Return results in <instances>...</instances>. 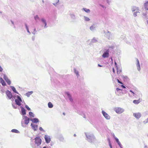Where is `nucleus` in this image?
Instances as JSON below:
<instances>
[{
  "mask_svg": "<svg viewBox=\"0 0 148 148\" xmlns=\"http://www.w3.org/2000/svg\"><path fill=\"white\" fill-rule=\"evenodd\" d=\"M3 71V69L0 66V71L2 72Z\"/></svg>",
  "mask_w": 148,
  "mask_h": 148,
  "instance_id": "13d9d810",
  "label": "nucleus"
},
{
  "mask_svg": "<svg viewBox=\"0 0 148 148\" xmlns=\"http://www.w3.org/2000/svg\"><path fill=\"white\" fill-rule=\"evenodd\" d=\"M82 10L85 11L87 13H89L90 12V10L89 9H87L86 8H83L82 9Z\"/></svg>",
  "mask_w": 148,
  "mask_h": 148,
  "instance_id": "c756f323",
  "label": "nucleus"
},
{
  "mask_svg": "<svg viewBox=\"0 0 148 148\" xmlns=\"http://www.w3.org/2000/svg\"><path fill=\"white\" fill-rule=\"evenodd\" d=\"M17 95H14L13 96V97L12 98L13 100H14V99H16L15 97H16Z\"/></svg>",
  "mask_w": 148,
  "mask_h": 148,
  "instance_id": "09e8293b",
  "label": "nucleus"
},
{
  "mask_svg": "<svg viewBox=\"0 0 148 148\" xmlns=\"http://www.w3.org/2000/svg\"><path fill=\"white\" fill-rule=\"evenodd\" d=\"M16 104L12 103V105L13 108L14 109H16L17 108V106L16 105Z\"/></svg>",
  "mask_w": 148,
  "mask_h": 148,
  "instance_id": "37998d69",
  "label": "nucleus"
},
{
  "mask_svg": "<svg viewBox=\"0 0 148 148\" xmlns=\"http://www.w3.org/2000/svg\"><path fill=\"white\" fill-rule=\"evenodd\" d=\"M48 107L50 108H51L53 107V105L51 102H49L48 104Z\"/></svg>",
  "mask_w": 148,
  "mask_h": 148,
  "instance_id": "473e14b6",
  "label": "nucleus"
},
{
  "mask_svg": "<svg viewBox=\"0 0 148 148\" xmlns=\"http://www.w3.org/2000/svg\"><path fill=\"white\" fill-rule=\"evenodd\" d=\"M41 20L42 22L44 23V28H46L47 27V23L46 22V21L45 19L43 18H42L41 19Z\"/></svg>",
  "mask_w": 148,
  "mask_h": 148,
  "instance_id": "2eb2a0df",
  "label": "nucleus"
},
{
  "mask_svg": "<svg viewBox=\"0 0 148 148\" xmlns=\"http://www.w3.org/2000/svg\"><path fill=\"white\" fill-rule=\"evenodd\" d=\"M136 66L137 67V69L138 70V71H140V63H137L136 64Z\"/></svg>",
  "mask_w": 148,
  "mask_h": 148,
  "instance_id": "58836bf2",
  "label": "nucleus"
},
{
  "mask_svg": "<svg viewBox=\"0 0 148 148\" xmlns=\"http://www.w3.org/2000/svg\"><path fill=\"white\" fill-rule=\"evenodd\" d=\"M107 3L109 5L110 3V1L109 0H105Z\"/></svg>",
  "mask_w": 148,
  "mask_h": 148,
  "instance_id": "de8ad7c7",
  "label": "nucleus"
},
{
  "mask_svg": "<svg viewBox=\"0 0 148 148\" xmlns=\"http://www.w3.org/2000/svg\"><path fill=\"white\" fill-rule=\"evenodd\" d=\"M34 19L36 21L37 20H39L40 18L38 15H36L34 16Z\"/></svg>",
  "mask_w": 148,
  "mask_h": 148,
  "instance_id": "a19ab883",
  "label": "nucleus"
},
{
  "mask_svg": "<svg viewBox=\"0 0 148 148\" xmlns=\"http://www.w3.org/2000/svg\"><path fill=\"white\" fill-rule=\"evenodd\" d=\"M31 145L33 148H38V146H37L35 144H34L33 143H31Z\"/></svg>",
  "mask_w": 148,
  "mask_h": 148,
  "instance_id": "7c9ffc66",
  "label": "nucleus"
},
{
  "mask_svg": "<svg viewBox=\"0 0 148 148\" xmlns=\"http://www.w3.org/2000/svg\"><path fill=\"white\" fill-rule=\"evenodd\" d=\"M20 108L21 110V114L23 115H25L26 114V110L22 106H21Z\"/></svg>",
  "mask_w": 148,
  "mask_h": 148,
  "instance_id": "f3484780",
  "label": "nucleus"
},
{
  "mask_svg": "<svg viewBox=\"0 0 148 148\" xmlns=\"http://www.w3.org/2000/svg\"><path fill=\"white\" fill-rule=\"evenodd\" d=\"M133 12V16L135 17H136L137 16V15L138 13H140L139 12V9H138V10H136Z\"/></svg>",
  "mask_w": 148,
  "mask_h": 148,
  "instance_id": "4be33fe9",
  "label": "nucleus"
},
{
  "mask_svg": "<svg viewBox=\"0 0 148 148\" xmlns=\"http://www.w3.org/2000/svg\"><path fill=\"white\" fill-rule=\"evenodd\" d=\"M138 9H139L138 7L136 6H133L131 7V10L133 12L136 10H138Z\"/></svg>",
  "mask_w": 148,
  "mask_h": 148,
  "instance_id": "6ab92c4d",
  "label": "nucleus"
},
{
  "mask_svg": "<svg viewBox=\"0 0 148 148\" xmlns=\"http://www.w3.org/2000/svg\"><path fill=\"white\" fill-rule=\"evenodd\" d=\"M133 102L134 104H137L140 102V101L139 99L138 100H135L133 101Z\"/></svg>",
  "mask_w": 148,
  "mask_h": 148,
  "instance_id": "e433bc0d",
  "label": "nucleus"
},
{
  "mask_svg": "<svg viewBox=\"0 0 148 148\" xmlns=\"http://www.w3.org/2000/svg\"><path fill=\"white\" fill-rule=\"evenodd\" d=\"M130 92H132V94L131 95L129 94V95L130 97H132L134 96L135 93L133 91H132V90H130Z\"/></svg>",
  "mask_w": 148,
  "mask_h": 148,
  "instance_id": "ea45409f",
  "label": "nucleus"
},
{
  "mask_svg": "<svg viewBox=\"0 0 148 148\" xmlns=\"http://www.w3.org/2000/svg\"><path fill=\"white\" fill-rule=\"evenodd\" d=\"M31 125L32 127V128L34 130V131H36L37 130L38 127V125H34L33 123H32L31 124Z\"/></svg>",
  "mask_w": 148,
  "mask_h": 148,
  "instance_id": "dca6fc26",
  "label": "nucleus"
},
{
  "mask_svg": "<svg viewBox=\"0 0 148 148\" xmlns=\"http://www.w3.org/2000/svg\"><path fill=\"white\" fill-rule=\"evenodd\" d=\"M29 115L31 117H35L34 114L32 112H29Z\"/></svg>",
  "mask_w": 148,
  "mask_h": 148,
  "instance_id": "c9c22d12",
  "label": "nucleus"
},
{
  "mask_svg": "<svg viewBox=\"0 0 148 148\" xmlns=\"http://www.w3.org/2000/svg\"><path fill=\"white\" fill-rule=\"evenodd\" d=\"M17 99H15V101L16 105L20 106L21 105V102H23V101L21 97L18 95L16 96Z\"/></svg>",
  "mask_w": 148,
  "mask_h": 148,
  "instance_id": "20e7f679",
  "label": "nucleus"
},
{
  "mask_svg": "<svg viewBox=\"0 0 148 148\" xmlns=\"http://www.w3.org/2000/svg\"><path fill=\"white\" fill-rule=\"evenodd\" d=\"M144 148H148V147L147 146L145 145L144 147Z\"/></svg>",
  "mask_w": 148,
  "mask_h": 148,
  "instance_id": "69168bd1",
  "label": "nucleus"
},
{
  "mask_svg": "<svg viewBox=\"0 0 148 148\" xmlns=\"http://www.w3.org/2000/svg\"><path fill=\"white\" fill-rule=\"evenodd\" d=\"M99 5L103 8H106L104 5H102L101 4H99Z\"/></svg>",
  "mask_w": 148,
  "mask_h": 148,
  "instance_id": "5fc2aeb1",
  "label": "nucleus"
},
{
  "mask_svg": "<svg viewBox=\"0 0 148 148\" xmlns=\"http://www.w3.org/2000/svg\"><path fill=\"white\" fill-rule=\"evenodd\" d=\"M123 80L125 81H127L128 80V77L126 76L122 75L121 76Z\"/></svg>",
  "mask_w": 148,
  "mask_h": 148,
  "instance_id": "cd10ccee",
  "label": "nucleus"
},
{
  "mask_svg": "<svg viewBox=\"0 0 148 148\" xmlns=\"http://www.w3.org/2000/svg\"><path fill=\"white\" fill-rule=\"evenodd\" d=\"M97 41V40L95 38H93L91 41V42L92 43L96 42Z\"/></svg>",
  "mask_w": 148,
  "mask_h": 148,
  "instance_id": "79ce46f5",
  "label": "nucleus"
},
{
  "mask_svg": "<svg viewBox=\"0 0 148 148\" xmlns=\"http://www.w3.org/2000/svg\"><path fill=\"white\" fill-rule=\"evenodd\" d=\"M119 147H121V148H123V147L122 146V145H121L119 146Z\"/></svg>",
  "mask_w": 148,
  "mask_h": 148,
  "instance_id": "338daca9",
  "label": "nucleus"
},
{
  "mask_svg": "<svg viewBox=\"0 0 148 148\" xmlns=\"http://www.w3.org/2000/svg\"><path fill=\"white\" fill-rule=\"evenodd\" d=\"M116 90L117 91H118L119 90H122L121 89H120L119 88H116Z\"/></svg>",
  "mask_w": 148,
  "mask_h": 148,
  "instance_id": "4d7b16f0",
  "label": "nucleus"
},
{
  "mask_svg": "<svg viewBox=\"0 0 148 148\" xmlns=\"http://www.w3.org/2000/svg\"><path fill=\"white\" fill-rule=\"evenodd\" d=\"M109 145L110 146V148H112V146L109 141Z\"/></svg>",
  "mask_w": 148,
  "mask_h": 148,
  "instance_id": "864d4df0",
  "label": "nucleus"
},
{
  "mask_svg": "<svg viewBox=\"0 0 148 148\" xmlns=\"http://www.w3.org/2000/svg\"><path fill=\"white\" fill-rule=\"evenodd\" d=\"M39 130L40 131H43V132H45V131L42 129L41 127H40L39 128Z\"/></svg>",
  "mask_w": 148,
  "mask_h": 148,
  "instance_id": "49530a36",
  "label": "nucleus"
},
{
  "mask_svg": "<svg viewBox=\"0 0 148 148\" xmlns=\"http://www.w3.org/2000/svg\"><path fill=\"white\" fill-rule=\"evenodd\" d=\"M57 3H53V4L55 6H57Z\"/></svg>",
  "mask_w": 148,
  "mask_h": 148,
  "instance_id": "bf43d9fd",
  "label": "nucleus"
},
{
  "mask_svg": "<svg viewBox=\"0 0 148 148\" xmlns=\"http://www.w3.org/2000/svg\"><path fill=\"white\" fill-rule=\"evenodd\" d=\"M121 86V87L122 88H126L123 85H122Z\"/></svg>",
  "mask_w": 148,
  "mask_h": 148,
  "instance_id": "052dcab7",
  "label": "nucleus"
},
{
  "mask_svg": "<svg viewBox=\"0 0 148 148\" xmlns=\"http://www.w3.org/2000/svg\"><path fill=\"white\" fill-rule=\"evenodd\" d=\"M103 53L102 55V57L103 58H108L109 57V49H105L103 50Z\"/></svg>",
  "mask_w": 148,
  "mask_h": 148,
  "instance_id": "7ed1b4c3",
  "label": "nucleus"
},
{
  "mask_svg": "<svg viewBox=\"0 0 148 148\" xmlns=\"http://www.w3.org/2000/svg\"><path fill=\"white\" fill-rule=\"evenodd\" d=\"M33 93V91H29L25 94V95L27 97H29L30 96L32 95Z\"/></svg>",
  "mask_w": 148,
  "mask_h": 148,
  "instance_id": "393cba45",
  "label": "nucleus"
},
{
  "mask_svg": "<svg viewBox=\"0 0 148 148\" xmlns=\"http://www.w3.org/2000/svg\"><path fill=\"white\" fill-rule=\"evenodd\" d=\"M35 144L37 146H39L42 143V140L39 137H36L35 138Z\"/></svg>",
  "mask_w": 148,
  "mask_h": 148,
  "instance_id": "39448f33",
  "label": "nucleus"
},
{
  "mask_svg": "<svg viewBox=\"0 0 148 148\" xmlns=\"http://www.w3.org/2000/svg\"><path fill=\"white\" fill-rule=\"evenodd\" d=\"M10 21L11 22L12 24L14 25V27H15V26L14 25V22H13V21H12V20H10Z\"/></svg>",
  "mask_w": 148,
  "mask_h": 148,
  "instance_id": "8fccbe9b",
  "label": "nucleus"
},
{
  "mask_svg": "<svg viewBox=\"0 0 148 148\" xmlns=\"http://www.w3.org/2000/svg\"><path fill=\"white\" fill-rule=\"evenodd\" d=\"M112 70H113V73H115V70H114V68H113L112 69Z\"/></svg>",
  "mask_w": 148,
  "mask_h": 148,
  "instance_id": "e2e57ef3",
  "label": "nucleus"
},
{
  "mask_svg": "<svg viewBox=\"0 0 148 148\" xmlns=\"http://www.w3.org/2000/svg\"><path fill=\"white\" fill-rule=\"evenodd\" d=\"M96 27L97 26L95 24H94L92 25L90 27V29L92 31H94L96 30Z\"/></svg>",
  "mask_w": 148,
  "mask_h": 148,
  "instance_id": "4468645a",
  "label": "nucleus"
},
{
  "mask_svg": "<svg viewBox=\"0 0 148 148\" xmlns=\"http://www.w3.org/2000/svg\"><path fill=\"white\" fill-rule=\"evenodd\" d=\"M32 39L33 41L35 39V36H33L32 37Z\"/></svg>",
  "mask_w": 148,
  "mask_h": 148,
  "instance_id": "603ef678",
  "label": "nucleus"
},
{
  "mask_svg": "<svg viewBox=\"0 0 148 148\" xmlns=\"http://www.w3.org/2000/svg\"><path fill=\"white\" fill-rule=\"evenodd\" d=\"M59 1V0H55V3H58Z\"/></svg>",
  "mask_w": 148,
  "mask_h": 148,
  "instance_id": "6e6d98bb",
  "label": "nucleus"
},
{
  "mask_svg": "<svg viewBox=\"0 0 148 148\" xmlns=\"http://www.w3.org/2000/svg\"><path fill=\"white\" fill-rule=\"evenodd\" d=\"M30 121H31L33 123H37L39 122V120L36 118L34 119L30 118Z\"/></svg>",
  "mask_w": 148,
  "mask_h": 148,
  "instance_id": "a211bd4d",
  "label": "nucleus"
},
{
  "mask_svg": "<svg viewBox=\"0 0 148 148\" xmlns=\"http://www.w3.org/2000/svg\"><path fill=\"white\" fill-rule=\"evenodd\" d=\"M119 147H121V148H123V147L122 146V145H121L119 146Z\"/></svg>",
  "mask_w": 148,
  "mask_h": 148,
  "instance_id": "774afa93",
  "label": "nucleus"
},
{
  "mask_svg": "<svg viewBox=\"0 0 148 148\" xmlns=\"http://www.w3.org/2000/svg\"><path fill=\"white\" fill-rule=\"evenodd\" d=\"M102 113L105 118L107 120H110V116L104 111L102 110Z\"/></svg>",
  "mask_w": 148,
  "mask_h": 148,
  "instance_id": "0eeeda50",
  "label": "nucleus"
},
{
  "mask_svg": "<svg viewBox=\"0 0 148 148\" xmlns=\"http://www.w3.org/2000/svg\"><path fill=\"white\" fill-rule=\"evenodd\" d=\"M44 138L45 141L47 143H49L51 141V138L50 136L46 135L45 136Z\"/></svg>",
  "mask_w": 148,
  "mask_h": 148,
  "instance_id": "6e6552de",
  "label": "nucleus"
},
{
  "mask_svg": "<svg viewBox=\"0 0 148 148\" xmlns=\"http://www.w3.org/2000/svg\"><path fill=\"white\" fill-rule=\"evenodd\" d=\"M98 66L99 67H102V66L99 64H98Z\"/></svg>",
  "mask_w": 148,
  "mask_h": 148,
  "instance_id": "0e129e2a",
  "label": "nucleus"
},
{
  "mask_svg": "<svg viewBox=\"0 0 148 148\" xmlns=\"http://www.w3.org/2000/svg\"><path fill=\"white\" fill-rule=\"evenodd\" d=\"M25 27L26 29L27 30V32L29 33V34H30L31 33L30 32H29V29H28V26H27V24L25 23Z\"/></svg>",
  "mask_w": 148,
  "mask_h": 148,
  "instance_id": "72a5a7b5",
  "label": "nucleus"
},
{
  "mask_svg": "<svg viewBox=\"0 0 148 148\" xmlns=\"http://www.w3.org/2000/svg\"><path fill=\"white\" fill-rule=\"evenodd\" d=\"M136 60L137 63H139V60L137 58L136 59Z\"/></svg>",
  "mask_w": 148,
  "mask_h": 148,
  "instance_id": "680f3d73",
  "label": "nucleus"
},
{
  "mask_svg": "<svg viewBox=\"0 0 148 148\" xmlns=\"http://www.w3.org/2000/svg\"><path fill=\"white\" fill-rule=\"evenodd\" d=\"M25 107L28 110L30 111L31 110L30 108L28 107V106L27 105H25Z\"/></svg>",
  "mask_w": 148,
  "mask_h": 148,
  "instance_id": "a18cd8bd",
  "label": "nucleus"
},
{
  "mask_svg": "<svg viewBox=\"0 0 148 148\" xmlns=\"http://www.w3.org/2000/svg\"><path fill=\"white\" fill-rule=\"evenodd\" d=\"M74 73L76 75L77 77L78 78L79 76V72L77 70L75 69H74Z\"/></svg>",
  "mask_w": 148,
  "mask_h": 148,
  "instance_id": "bb28decb",
  "label": "nucleus"
},
{
  "mask_svg": "<svg viewBox=\"0 0 148 148\" xmlns=\"http://www.w3.org/2000/svg\"><path fill=\"white\" fill-rule=\"evenodd\" d=\"M117 82L118 83H119L120 84H123V83L120 82L119 80V79H117Z\"/></svg>",
  "mask_w": 148,
  "mask_h": 148,
  "instance_id": "3c124183",
  "label": "nucleus"
},
{
  "mask_svg": "<svg viewBox=\"0 0 148 148\" xmlns=\"http://www.w3.org/2000/svg\"><path fill=\"white\" fill-rule=\"evenodd\" d=\"M87 140L89 143L95 144L97 142V140L92 133H85Z\"/></svg>",
  "mask_w": 148,
  "mask_h": 148,
  "instance_id": "f257e3e1",
  "label": "nucleus"
},
{
  "mask_svg": "<svg viewBox=\"0 0 148 148\" xmlns=\"http://www.w3.org/2000/svg\"><path fill=\"white\" fill-rule=\"evenodd\" d=\"M142 14L143 18H145L146 19H148V14H147L146 12H143Z\"/></svg>",
  "mask_w": 148,
  "mask_h": 148,
  "instance_id": "412c9836",
  "label": "nucleus"
},
{
  "mask_svg": "<svg viewBox=\"0 0 148 148\" xmlns=\"http://www.w3.org/2000/svg\"><path fill=\"white\" fill-rule=\"evenodd\" d=\"M37 32V31L36 29L35 28L34 29V31L32 32L33 34L34 35Z\"/></svg>",
  "mask_w": 148,
  "mask_h": 148,
  "instance_id": "c03bdc74",
  "label": "nucleus"
},
{
  "mask_svg": "<svg viewBox=\"0 0 148 148\" xmlns=\"http://www.w3.org/2000/svg\"><path fill=\"white\" fill-rule=\"evenodd\" d=\"M11 132H14V133H19V132L18 130H17L16 129H14L12 130H11Z\"/></svg>",
  "mask_w": 148,
  "mask_h": 148,
  "instance_id": "4c0bfd02",
  "label": "nucleus"
},
{
  "mask_svg": "<svg viewBox=\"0 0 148 148\" xmlns=\"http://www.w3.org/2000/svg\"><path fill=\"white\" fill-rule=\"evenodd\" d=\"M23 119L24 121H22L21 122V126L24 127H26L25 125H27L28 124L29 121H30V119L28 118L27 116H23Z\"/></svg>",
  "mask_w": 148,
  "mask_h": 148,
  "instance_id": "f03ea898",
  "label": "nucleus"
},
{
  "mask_svg": "<svg viewBox=\"0 0 148 148\" xmlns=\"http://www.w3.org/2000/svg\"><path fill=\"white\" fill-rule=\"evenodd\" d=\"M133 116L137 119H139L141 117V114L140 112L135 113H133Z\"/></svg>",
  "mask_w": 148,
  "mask_h": 148,
  "instance_id": "f8f14e48",
  "label": "nucleus"
},
{
  "mask_svg": "<svg viewBox=\"0 0 148 148\" xmlns=\"http://www.w3.org/2000/svg\"><path fill=\"white\" fill-rule=\"evenodd\" d=\"M5 93L7 97L9 99H11L12 98L13 95L10 91L9 90H7L5 92Z\"/></svg>",
  "mask_w": 148,
  "mask_h": 148,
  "instance_id": "1a4fd4ad",
  "label": "nucleus"
},
{
  "mask_svg": "<svg viewBox=\"0 0 148 148\" xmlns=\"http://www.w3.org/2000/svg\"><path fill=\"white\" fill-rule=\"evenodd\" d=\"M1 83L2 85L3 86H5L6 85V84L4 80L3 79L2 77L0 78Z\"/></svg>",
  "mask_w": 148,
  "mask_h": 148,
  "instance_id": "a878e982",
  "label": "nucleus"
},
{
  "mask_svg": "<svg viewBox=\"0 0 148 148\" xmlns=\"http://www.w3.org/2000/svg\"><path fill=\"white\" fill-rule=\"evenodd\" d=\"M105 34V36L108 39H112V34L110 32L108 31Z\"/></svg>",
  "mask_w": 148,
  "mask_h": 148,
  "instance_id": "9d476101",
  "label": "nucleus"
},
{
  "mask_svg": "<svg viewBox=\"0 0 148 148\" xmlns=\"http://www.w3.org/2000/svg\"><path fill=\"white\" fill-rule=\"evenodd\" d=\"M10 88L12 89V91L15 93L18 94V92L16 90L15 88L13 86H11Z\"/></svg>",
  "mask_w": 148,
  "mask_h": 148,
  "instance_id": "5701e85b",
  "label": "nucleus"
},
{
  "mask_svg": "<svg viewBox=\"0 0 148 148\" xmlns=\"http://www.w3.org/2000/svg\"><path fill=\"white\" fill-rule=\"evenodd\" d=\"M114 110L116 113L121 114L124 112V109L120 107H117L114 108Z\"/></svg>",
  "mask_w": 148,
  "mask_h": 148,
  "instance_id": "423d86ee",
  "label": "nucleus"
},
{
  "mask_svg": "<svg viewBox=\"0 0 148 148\" xmlns=\"http://www.w3.org/2000/svg\"><path fill=\"white\" fill-rule=\"evenodd\" d=\"M3 78L9 85H10L11 84V82L10 80L8 78L6 75L5 74L3 75Z\"/></svg>",
  "mask_w": 148,
  "mask_h": 148,
  "instance_id": "9b49d317",
  "label": "nucleus"
},
{
  "mask_svg": "<svg viewBox=\"0 0 148 148\" xmlns=\"http://www.w3.org/2000/svg\"><path fill=\"white\" fill-rule=\"evenodd\" d=\"M84 20L85 21H89L90 20V19L88 17L84 16Z\"/></svg>",
  "mask_w": 148,
  "mask_h": 148,
  "instance_id": "f704fd0d",
  "label": "nucleus"
},
{
  "mask_svg": "<svg viewBox=\"0 0 148 148\" xmlns=\"http://www.w3.org/2000/svg\"><path fill=\"white\" fill-rule=\"evenodd\" d=\"M65 94L67 95L69 100L71 102H73V99L71 95L68 92H66Z\"/></svg>",
  "mask_w": 148,
  "mask_h": 148,
  "instance_id": "ddd939ff",
  "label": "nucleus"
},
{
  "mask_svg": "<svg viewBox=\"0 0 148 148\" xmlns=\"http://www.w3.org/2000/svg\"><path fill=\"white\" fill-rule=\"evenodd\" d=\"M144 7L146 10H148V1L144 3Z\"/></svg>",
  "mask_w": 148,
  "mask_h": 148,
  "instance_id": "c85d7f7f",
  "label": "nucleus"
},
{
  "mask_svg": "<svg viewBox=\"0 0 148 148\" xmlns=\"http://www.w3.org/2000/svg\"><path fill=\"white\" fill-rule=\"evenodd\" d=\"M114 139H115L116 143H118V144L119 146H120V145L121 146V143H120V142L119 141V139L116 137H115L114 135Z\"/></svg>",
  "mask_w": 148,
  "mask_h": 148,
  "instance_id": "b1692460",
  "label": "nucleus"
},
{
  "mask_svg": "<svg viewBox=\"0 0 148 148\" xmlns=\"http://www.w3.org/2000/svg\"><path fill=\"white\" fill-rule=\"evenodd\" d=\"M71 18L73 20H75L76 19V16L73 13H70L69 14Z\"/></svg>",
  "mask_w": 148,
  "mask_h": 148,
  "instance_id": "aec40b11",
  "label": "nucleus"
},
{
  "mask_svg": "<svg viewBox=\"0 0 148 148\" xmlns=\"http://www.w3.org/2000/svg\"><path fill=\"white\" fill-rule=\"evenodd\" d=\"M108 49H110V51L111 50H113L114 48V47L113 45H108L107 46Z\"/></svg>",
  "mask_w": 148,
  "mask_h": 148,
  "instance_id": "2f4dec72",
  "label": "nucleus"
}]
</instances>
